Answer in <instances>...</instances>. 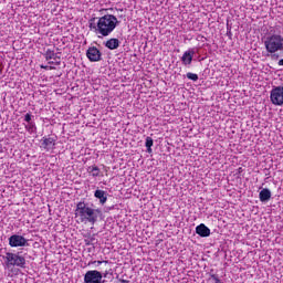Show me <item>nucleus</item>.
<instances>
[{
  "mask_svg": "<svg viewBox=\"0 0 283 283\" xmlns=\"http://www.w3.org/2000/svg\"><path fill=\"white\" fill-rule=\"evenodd\" d=\"M120 21L113 14H105L101 18H92L88 21V28L91 32L97 34L98 39L103 36H109L113 30L119 25Z\"/></svg>",
  "mask_w": 283,
  "mask_h": 283,
  "instance_id": "nucleus-1",
  "label": "nucleus"
},
{
  "mask_svg": "<svg viewBox=\"0 0 283 283\" xmlns=\"http://www.w3.org/2000/svg\"><path fill=\"white\" fill-rule=\"evenodd\" d=\"M103 217V211L101 209H94L90 207L85 201H80L76 205L75 209V218L80 219V222L84 224H96L98 222V218Z\"/></svg>",
  "mask_w": 283,
  "mask_h": 283,
  "instance_id": "nucleus-2",
  "label": "nucleus"
},
{
  "mask_svg": "<svg viewBox=\"0 0 283 283\" xmlns=\"http://www.w3.org/2000/svg\"><path fill=\"white\" fill-rule=\"evenodd\" d=\"M264 45L266 52L275 54V52H283V43L281 34H272L265 38Z\"/></svg>",
  "mask_w": 283,
  "mask_h": 283,
  "instance_id": "nucleus-3",
  "label": "nucleus"
},
{
  "mask_svg": "<svg viewBox=\"0 0 283 283\" xmlns=\"http://www.w3.org/2000/svg\"><path fill=\"white\" fill-rule=\"evenodd\" d=\"M7 269H12V266H18L19 269H25V256L18 253L6 252L2 256Z\"/></svg>",
  "mask_w": 283,
  "mask_h": 283,
  "instance_id": "nucleus-4",
  "label": "nucleus"
},
{
  "mask_svg": "<svg viewBox=\"0 0 283 283\" xmlns=\"http://www.w3.org/2000/svg\"><path fill=\"white\" fill-rule=\"evenodd\" d=\"M270 99L272 105L282 107L283 105V86H275L270 93Z\"/></svg>",
  "mask_w": 283,
  "mask_h": 283,
  "instance_id": "nucleus-5",
  "label": "nucleus"
},
{
  "mask_svg": "<svg viewBox=\"0 0 283 283\" xmlns=\"http://www.w3.org/2000/svg\"><path fill=\"white\" fill-rule=\"evenodd\" d=\"M84 283H103V273L98 270H90L84 274Z\"/></svg>",
  "mask_w": 283,
  "mask_h": 283,
  "instance_id": "nucleus-6",
  "label": "nucleus"
},
{
  "mask_svg": "<svg viewBox=\"0 0 283 283\" xmlns=\"http://www.w3.org/2000/svg\"><path fill=\"white\" fill-rule=\"evenodd\" d=\"M9 247L17 249L19 247H29L28 239L21 234H12L9 238Z\"/></svg>",
  "mask_w": 283,
  "mask_h": 283,
  "instance_id": "nucleus-7",
  "label": "nucleus"
},
{
  "mask_svg": "<svg viewBox=\"0 0 283 283\" xmlns=\"http://www.w3.org/2000/svg\"><path fill=\"white\" fill-rule=\"evenodd\" d=\"M86 56L91 63L103 61V53L96 46H90L86 51Z\"/></svg>",
  "mask_w": 283,
  "mask_h": 283,
  "instance_id": "nucleus-8",
  "label": "nucleus"
},
{
  "mask_svg": "<svg viewBox=\"0 0 283 283\" xmlns=\"http://www.w3.org/2000/svg\"><path fill=\"white\" fill-rule=\"evenodd\" d=\"M196 55L195 49H189L188 51L184 52V55L181 56L182 65H191L193 62V56Z\"/></svg>",
  "mask_w": 283,
  "mask_h": 283,
  "instance_id": "nucleus-9",
  "label": "nucleus"
},
{
  "mask_svg": "<svg viewBox=\"0 0 283 283\" xmlns=\"http://www.w3.org/2000/svg\"><path fill=\"white\" fill-rule=\"evenodd\" d=\"M41 145L43 149H45V151H50V149H54V147L56 146V139L52 137H43Z\"/></svg>",
  "mask_w": 283,
  "mask_h": 283,
  "instance_id": "nucleus-10",
  "label": "nucleus"
},
{
  "mask_svg": "<svg viewBox=\"0 0 283 283\" xmlns=\"http://www.w3.org/2000/svg\"><path fill=\"white\" fill-rule=\"evenodd\" d=\"M196 233L200 235V238H209V235H211V229L206 227L205 223H201L196 227Z\"/></svg>",
  "mask_w": 283,
  "mask_h": 283,
  "instance_id": "nucleus-11",
  "label": "nucleus"
},
{
  "mask_svg": "<svg viewBox=\"0 0 283 283\" xmlns=\"http://www.w3.org/2000/svg\"><path fill=\"white\" fill-rule=\"evenodd\" d=\"M104 45L107 48V50H118V48H120V40L112 38L104 42Z\"/></svg>",
  "mask_w": 283,
  "mask_h": 283,
  "instance_id": "nucleus-12",
  "label": "nucleus"
},
{
  "mask_svg": "<svg viewBox=\"0 0 283 283\" xmlns=\"http://www.w3.org/2000/svg\"><path fill=\"white\" fill-rule=\"evenodd\" d=\"M94 197L99 200V205H105L107 202V191L97 189L94 192Z\"/></svg>",
  "mask_w": 283,
  "mask_h": 283,
  "instance_id": "nucleus-13",
  "label": "nucleus"
},
{
  "mask_svg": "<svg viewBox=\"0 0 283 283\" xmlns=\"http://www.w3.org/2000/svg\"><path fill=\"white\" fill-rule=\"evenodd\" d=\"M259 199L261 202H269L271 200V190L263 188L259 193Z\"/></svg>",
  "mask_w": 283,
  "mask_h": 283,
  "instance_id": "nucleus-14",
  "label": "nucleus"
},
{
  "mask_svg": "<svg viewBox=\"0 0 283 283\" xmlns=\"http://www.w3.org/2000/svg\"><path fill=\"white\" fill-rule=\"evenodd\" d=\"M45 61H56V53L52 49H48L44 53Z\"/></svg>",
  "mask_w": 283,
  "mask_h": 283,
  "instance_id": "nucleus-15",
  "label": "nucleus"
},
{
  "mask_svg": "<svg viewBox=\"0 0 283 283\" xmlns=\"http://www.w3.org/2000/svg\"><path fill=\"white\" fill-rule=\"evenodd\" d=\"M88 174H92L93 178H98L101 169L97 166H91L87 169Z\"/></svg>",
  "mask_w": 283,
  "mask_h": 283,
  "instance_id": "nucleus-16",
  "label": "nucleus"
},
{
  "mask_svg": "<svg viewBox=\"0 0 283 283\" xmlns=\"http://www.w3.org/2000/svg\"><path fill=\"white\" fill-rule=\"evenodd\" d=\"M145 147L147 149V153L151 154V147H154V139L151 137H146Z\"/></svg>",
  "mask_w": 283,
  "mask_h": 283,
  "instance_id": "nucleus-17",
  "label": "nucleus"
},
{
  "mask_svg": "<svg viewBox=\"0 0 283 283\" xmlns=\"http://www.w3.org/2000/svg\"><path fill=\"white\" fill-rule=\"evenodd\" d=\"M25 129L27 132H29V134H34L36 133V124H34V122L29 123V125H25Z\"/></svg>",
  "mask_w": 283,
  "mask_h": 283,
  "instance_id": "nucleus-18",
  "label": "nucleus"
},
{
  "mask_svg": "<svg viewBox=\"0 0 283 283\" xmlns=\"http://www.w3.org/2000/svg\"><path fill=\"white\" fill-rule=\"evenodd\" d=\"M186 76H187V78H189V81H193L195 83H196V81H198V74H196V73L189 72L186 74Z\"/></svg>",
  "mask_w": 283,
  "mask_h": 283,
  "instance_id": "nucleus-19",
  "label": "nucleus"
},
{
  "mask_svg": "<svg viewBox=\"0 0 283 283\" xmlns=\"http://www.w3.org/2000/svg\"><path fill=\"white\" fill-rule=\"evenodd\" d=\"M24 120H25V123H32V114L27 113L24 116Z\"/></svg>",
  "mask_w": 283,
  "mask_h": 283,
  "instance_id": "nucleus-20",
  "label": "nucleus"
},
{
  "mask_svg": "<svg viewBox=\"0 0 283 283\" xmlns=\"http://www.w3.org/2000/svg\"><path fill=\"white\" fill-rule=\"evenodd\" d=\"M91 264H97V266H101V264H109V261H93Z\"/></svg>",
  "mask_w": 283,
  "mask_h": 283,
  "instance_id": "nucleus-21",
  "label": "nucleus"
},
{
  "mask_svg": "<svg viewBox=\"0 0 283 283\" xmlns=\"http://www.w3.org/2000/svg\"><path fill=\"white\" fill-rule=\"evenodd\" d=\"M210 277L212 280H214V283H222V281L220 279H218V275H216V274H210Z\"/></svg>",
  "mask_w": 283,
  "mask_h": 283,
  "instance_id": "nucleus-22",
  "label": "nucleus"
},
{
  "mask_svg": "<svg viewBox=\"0 0 283 283\" xmlns=\"http://www.w3.org/2000/svg\"><path fill=\"white\" fill-rule=\"evenodd\" d=\"M59 54H60V53H56L55 65H61V56H60Z\"/></svg>",
  "mask_w": 283,
  "mask_h": 283,
  "instance_id": "nucleus-23",
  "label": "nucleus"
},
{
  "mask_svg": "<svg viewBox=\"0 0 283 283\" xmlns=\"http://www.w3.org/2000/svg\"><path fill=\"white\" fill-rule=\"evenodd\" d=\"M85 244H86V247H90V245H92L93 243H92V241H91L90 239H85Z\"/></svg>",
  "mask_w": 283,
  "mask_h": 283,
  "instance_id": "nucleus-24",
  "label": "nucleus"
},
{
  "mask_svg": "<svg viewBox=\"0 0 283 283\" xmlns=\"http://www.w3.org/2000/svg\"><path fill=\"white\" fill-rule=\"evenodd\" d=\"M107 275H109V271L106 270V271L102 274V279H103V277H107Z\"/></svg>",
  "mask_w": 283,
  "mask_h": 283,
  "instance_id": "nucleus-25",
  "label": "nucleus"
},
{
  "mask_svg": "<svg viewBox=\"0 0 283 283\" xmlns=\"http://www.w3.org/2000/svg\"><path fill=\"white\" fill-rule=\"evenodd\" d=\"M119 282H122V283H129V281H127L125 279H119Z\"/></svg>",
  "mask_w": 283,
  "mask_h": 283,
  "instance_id": "nucleus-26",
  "label": "nucleus"
},
{
  "mask_svg": "<svg viewBox=\"0 0 283 283\" xmlns=\"http://www.w3.org/2000/svg\"><path fill=\"white\" fill-rule=\"evenodd\" d=\"M88 240L91 241V243H93L94 240H96V238H94V235H93V237H91Z\"/></svg>",
  "mask_w": 283,
  "mask_h": 283,
  "instance_id": "nucleus-27",
  "label": "nucleus"
},
{
  "mask_svg": "<svg viewBox=\"0 0 283 283\" xmlns=\"http://www.w3.org/2000/svg\"><path fill=\"white\" fill-rule=\"evenodd\" d=\"M280 66H283V59H281L277 63Z\"/></svg>",
  "mask_w": 283,
  "mask_h": 283,
  "instance_id": "nucleus-28",
  "label": "nucleus"
},
{
  "mask_svg": "<svg viewBox=\"0 0 283 283\" xmlns=\"http://www.w3.org/2000/svg\"><path fill=\"white\" fill-rule=\"evenodd\" d=\"M272 57L280 59V55L273 54Z\"/></svg>",
  "mask_w": 283,
  "mask_h": 283,
  "instance_id": "nucleus-29",
  "label": "nucleus"
},
{
  "mask_svg": "<svg viewBox=\"0 0 283 283\" xmlns=\"http://www.w3.org/2000/svg\"><path fill=\"white\" fill-rule=\"evenodd\" d=\"M54 63L56 64L54 61L49 62L50 65H54Z\"/></svg>",
  "mask_w": 283,
  "mask_h": 283,
  "instance_id": "nucleus-30",
  "label": "nucleus"
},
{
  "mask_svg": "<svg viewBox=\"0 0 283 283\" xmlns=\"http://www.w3.org/2000/svg\"><path fill=\"white\" fill-rule=\"evenodd\" d=\"M41 67H42V70H48V66H43V65H41Z\"/></svg>",
  "mask_w": 283,
  "mask_h": 283,
  "instance_id": "nucleus-31",
  "label": "nucleus"
},
{
  "mask_svg": "<svg viewBox=\"0 0 283 283\" xmlns=\"http://www.w3.org/2000/svg\"><path fill=\"white\" fill-rule=\"evenodd\" d=\"M157 1L163 4L165 0H157Z\"/></svg>",
  "mask_w": 283,
  "mask_h": 283,
  "instance_id": "nucleus-32",
  "label": "nucleus"
},
{
  "mask_svg": "<svg viewBox=\"0 0 283 283\" xmlns=\"http://www.w3.org/2000/svg\"><path fill=\"white\" fill-rule=\"evenodd\" d=\"M281 42L283 43V36L281 35Z\"/></svg>",
  "mask_w": 283,
  "mask_h": 283,
  "instance_id": "nucleus-33",
  "label": "nucleus"
},
{
  "mask_svg": "<svg viewBox=\"0 0 283 283\" xmlns=\"http://www.w3.org/2000/svg\"><path fill=\"white\" fill-rule=\"evenodd\" d=\"M51 70H54V66H51Z\"/></svg>",
  "mask_w": 283,
  "mask_h": 283,
  "instance_id": "nucleus-34",
  "label": "nucleus"
},
{
  "mask_svg": "<svg viewBox=\"0 0 283 283\" xmlns=\"http://www.w3.org/2000/svg\"><path fill=\"white\" fill-rule=\"evenodd\" d=\"M0 151H1V144H0Z\"/></svg>",
  "mask_w": 283,
  "mask_h": 283,
  "instance_id": "nucleus-35",
  "label": "nucleus"
},
{
  "mask_svg": "<svg viewBox=\"0 0 283 283\" xmlns=\"http://www.w3.org/2000/svg\"><path fill=\"white\" fill-rule=\"evenodd\" d=\"M108 273L112 275V272L108 271Z\"/></svg>",
  "mask_w": 283,
  "mask_h": 283,
  "instance_id": "nucleus-36",
  "label": "nucleus"
}]
</instances>
